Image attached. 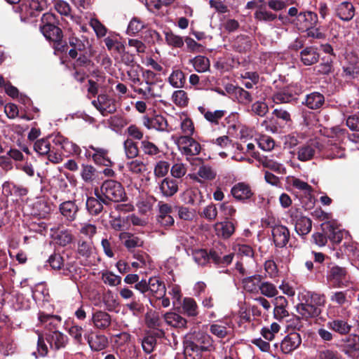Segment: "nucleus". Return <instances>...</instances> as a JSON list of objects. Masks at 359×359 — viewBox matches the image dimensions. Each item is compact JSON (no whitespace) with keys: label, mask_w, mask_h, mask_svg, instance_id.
<instances>
[{"label":"nucleus","mask_w":359,"mask_h":359,"mask_svg":"<svg viewBox=\"0 0 359 359\" xmlns=\"http://www.w3.org/2000/svg\"><path fill=\"white\" fill-rule=\"evenodd\" d=\"M325 303V297L323 294L308 293L304 302L297 305V312L303 319L313 318L320 314V307L323 306Z\"/></svg>","instance_id":"1"},{"label":"nucleus","mask_w":359,"mask_h":359,"mask_svg":"<svg viewBox=\"0 0 359 359\" xmlns=\"http://www.w3.org/2000/svg\"><path fill=\"white\" fill-rule=\"evenodd\" d=\"M100 194L107 199V203L109 201L119 202L124 200L126 193L121 183L117 181L109 180L104 181L99 190Z\"/></svg>","instance_id":"2"},{"label":"nucleus","mask_w":359,"mask_h":359,"mask_svg":"<svg viewBox=\"0 0 359 359\" xmlns=\"http://www.w3.org/2000/svg\"><path fill=\"white\" fill-rule=\"evenodd\" d=\"M54 20L55 15L53 13H44L41 18L44 25L41 26V32L47 39L57 42L61 41L62 34L60 28L53 24Z\"/></svg>","instance_id":"3"},{"label":"nucleus","mask_w":359,"mask_h":359,"mask_svg":"<svg viewBox=\"0 0 359 359\" xmlns=\"http://www.w3.org/2000/svg\"><path fill=\"white\" fill-rule=\"evenodd\" d=\"M85 154L87 157L92 158L93 161L99 165L105 167H111L114 163L109 156V151L108 149L94 145L84 147Z\"/></svg>","instance_id":"4"},{"label":"nucleus","mask_w":359,"mask_h":359,"mask_svg":"<svg viewBox=\"0 0 359 359\" xmlns=\"http://www.w3.org/2000/svg\"><path fill=\"white\" fill-rule=\"evenodd\" d=\"M175 143L181 153L187 157L196 156L201 151V144L189 135H181L177 137Z\"/></svg>","instance_id":"5"},{"label":"nucleus","mask_w":359,"mask_h":359,"mask_svg":"<svg viewBox=\"0 0 359 359\" xmlns=\"http://www.w3.org/2000/svg\"><path fill=\"white\" fill-rule=\"evenodd\" d=\"M326 277L334 287H342L346 286L348 271L345 267L332 264L328 266Z\"/></svg>","instance_id":"6"},{"label":"nucleus","mask_w":359,"mask_h":359,"mask_svg":"<svg viewBox=\"0 0 359 359\" xmlns=\"http://www.w3.org/2000/svg\"><path fill=\"white\" fill-rule=\"evenodd\" d=\"M233 331V324L232 321L227 318L217 320L210 325V333L219 339H224L231 336Z\"/></svg>","instance_id":"7"},{"label":"nucleus","mask_w":359,"mask_h":359,"mask_svg":"<svg viewBox=\"0 0 359 359\" xmlns=\"http://www.w3.org/2000/svg\"><path fill=\"white\" fill-rule=\"evenodd\" d=\"M92 104L104 116L116 110L115 100L107 94L99 95L97 100L92 101Z\"/></svg>","instance_id":"8"},{"label":"nucleus","mask_w":359,"mask_h":359,"mask_svg":"<svg viewBox=\"0 0 359 359\" xmlns=\"http://www.w3.org/2000/svg\"><path fill=\"white\" fill-rule=\"evenodd\" d=\"M53 142L55 145L59 146L62 150L71 155H80L81 148L75 143L69 141L67 137L60 134L54 135Z\"/></svg>","instance_id":"9"},{"label":"nucleus","mask_w":359,"mask_h":359,"mask_svg":"<svg viewBox=\"0 0 359 359\" xmlns=\"http://www.w3.org/2000/svg\"><path fill=\"white\" fill-rule=\"evenodd\" d=\"M317 23L318 15L316 13L311 11L300 13L297 17L296 25L298 29L302 31L313 28Z\"/></svg>","instance_id":"10"},{"label":"nucleus","mask_w":359,"mask_h":359,"mask_svg":"<svg viewBox=\"0 0 359 359\" xmlns=\"http://www.w3.org/2000/svg\"><path fill=\"white\" fill-rule=\"evenodd\" d=\"M302 343L299 333L292 332L284 337L280 344V349L284 353H290L297 349Z\"/></svg>","instance_id":"11"},{"label":"nucleus","mask_w":359,"mask_h":359,"mask_svg":"<svg viewBox=\"0 0 359 359\" xmlns=\"http://www.w3.org/2000/svg\"><path fill=\"white\" fill-rule=\"evenodd\" d=\"M172 212V208L170 205L160 202L158 203V222L165 227L173 225L175 220L171 215Z\"/></svg>","instance_id":"12"},{"label":"nucleus","mask_w":359,"mask_h":359,"mask_svg":"<svg viewBox=\"0 0 359 359\" xmlns=\"http://www.w3.org/2000/svg\"><path fill=\"white\" fill-rule=\"evenodd\" d=\"M95 195L96 198L89 197L86 201V208L89 212L92 215H98L103 209L102 204H107L106 198L100 194L98 189H95Z\"/></svg>","instance_id":"13"},{"label":"nucleus","mask_w":359,"mask_h":359,"mask_svg":"<svg viewBox=\"0 0 359 359\" xmlns=\"http://www.w3.org/2000/svg\"><path fill=\"white\" fill-rule=\"evenodd\" d=\"M292 222L294 223L295 231L299 235L308 234L312 228V221L310 218L298 215H292Z\"/></svg>","instance_id":"14"},{"label":"nucleus","mask_w":359,"mask_h":359,"mask_svg":"<svg viewBox=\"0 0 359 359\" xmlns=\"http://www.w3.org/2000/svg\"><path fill=\"white\" fill-rule=\"evenodd\" d=\"M272 236L276 246L283 248L289 241L290 231L286 226L278 224L272 229Z\"/></svg>","instance_id":"15"},{"label":"nucleus","mask_w":359,"mask_h":359,"mask_svg":"<svg viewBox=\"0 0 359 359\" xmlns=\"http://www.w3.org/2000/svg\"><path fill=\"white\" fill-rule=\"evenodd\" d=\"M198 110L203 115L205 119L212 126L218 125L226 114V111L224 110L211 111L205 109L203 106L198 107Z\"/></svg>","instance_id":"16"},{"label":"nucleus","mask_w":359,"mask_h":359,"mask_svg":"<svg viewBox=\"0 0 359 359\" xmlns=\"http://www.w3.org/2000/svg\"><path fill=\"white\" fill-rule=\"evenodd\" d=\"M231 194L239 201L250 198L253 195V191L249 184L244 182H239L235 184L231 189Z\"/></svg>","instance_id":"17"},{"label":"nucleus","mask_w":359,"mask_h":359,"mask_svg":"<svg viewBox=\"0 0 359 359\" xmlns=\"http://www.w3.org/2000/svg\"><path fill=\"white\" fill-rule=\"evenodd\" d=\"M38 320L41 325L52 330L56 329L60 325L62 318L57 315H50L44 312H39Z\"/></svg>","instance_id":"18"},{"label":"nucleus","mask_w":359,"mask_h":359,"mask_svg":"<svg viewBox=\"0 0 359 359\" xmlns=\"http://www.w3.org/2000/svg\"><path fill=\"white\" fill-rule=\"evenodd\" d=\"M326 326L328 329L341 335L348 334L352 328V325L346 320L339 318L328 321Z\"/></svg>","instance_id":"19"},{"label":"nucleus","mask_w":359,"mask_h":359,"mask_svg":"<svg viewBox=\"0 0 359 359\" xmlns=\"http://www.w3.org/2000/svg\"><path fill=\"white\" fill-rule=\"evenodd\" d=\"M85 338L87 339L89 346L93 351H101L108 344V340L104 335L95 334L92 332L85 334Z\"/></svg>","instance_id":"20"},{"label":"nucleus","mask_w":359,"mask_h":359,"mask_svg":"<svg viewBox=\"0 0 359 359\" xmlns=\"http://www.w3.org/2000/svg\"><path fill=\"white\" fill-rule=\"evenodd\" d=\"M323 230L329 239L334 243H339L346 233L344 231L339 229L334 223L328 222L323 224Z\"/></svg>","instance_id":"21"},{"label":"nucleus","mask_w":359,"mask_h":359,"mask_svg":"<svg viewBox=\"0 0 359 359\" xmlns=\"http://www.w3.org/2000/svg\"><path fill=\"white\" fill-rule=\"evenodd\" d=\"M149 292L156 299H161L165 296L166 287L163 282L156 277H152L149 279Z\"/></svg>","instance_id":"22"},{"label":"nucleus","mask_w":359,"mask_h":359,"mask_svg":"<svg viewBox=\"0 0 359 359\" xmlns=\"http://www.w3.org/2000/svg\"><path fill=\"white\" fill-rule=\"evenodd\" d=\"M159 189L163 196H172L178 191V182L174 179L165 177L159 184Z\"/></svg>","instance_id":"23"},{"label":"nucleus","mask_w":359,"mask_h":359,"mask_svg":"<svg viewBox=\"0 0 359 359\" xmlns=\"http://www.w3.org/2000/svg\"><path fill=\"white\" fill-rule=\"evenodd\" d=\"M214 229L216 234L224 239L229 238L235 231V226L231 221L217 222Z\"/></svg>","instance_id":"24"},{"label":"nucleus","mask_w":359,"mask_h":359,"mask_svg":"<svg viewBox=\"0 0 359 359\" xmlns=\"http://www.w3.org/2000/svg\"><path fill=\"white\" fill-rule=\"evenodd\" d=\"M118 238L129 251L135 248L142 246L144 243L141 238L128 232L120 233Z\"/></svg>","instance_id":"25"},{"label":"nucleus","mask_w":359,"mask_h":359,"mask_svg":"<svg viewBox=\"0 0 359 359\" xmlns=\"http://www.w3.org/2000/svg\"><path fill=\"white\" fill-rule=\"evenodd\" d=\"M61 214L69 221H74L76 219L79 208L74 201H67L60 205Z\"/></svg>","instance_id":"26"},{"label":"nucleus","mask_w":359,"mask_h":359,"mask_svg":"<svg viewBox=\"0 0 359 359\" xmlns=\"http://www.w3.org/2000/svg\"><path fill=\"white\" fill-rule=\"evenodd\" d=\"M336 12L341 20L349 21L354 17L355 8L351 3L344 1L338 5Z\"/></svg>","instance_id":"27"},{"label":"nucleus","mask_w":359,"mask_h":359,"mask_svg":"<svg viewBox=\"0 0 359 359\" xmlns=\"http://www.w3.org/2000/svg\"><path fill=\"white\" fill-rule=\"evenodd\" d=\"M168 82L174 88H182L186 84L185 74L180 69H173L168 77Z\"/></svg>","instance_id":"28"},{"label":"nucleus","mask_w":359,"mask_h":359,"mask_svg":"<svg viewBox=\"0 0 359 359\" xmlns=\"http://www.w3.org/2000/svg\"><path fill=\"white\" fill-rule=\"evenodd\" d=\"M163 318L168 325L176 328H184L187 323L185 318L175 312H167Z\"/></svg>","instance_id":"29"},{"label":"nucleus","mask_w":359,"mask_h":359,"mask_svg":"<svg viewBox=\"0 0 359 359\" xmlns=\"http://www.w3.org/2000/svg\"><path fill=\"white\" fill-rule=\"evenodd\" d=\"M303 103L311 109H318L324 104L325 97L321 93L314 92L307 95Z\"/></svg>","instance_id":"30"},{"label":"nucleus","mask_w":359,"mask_h":359,"mask_svg":"<svg viewBox=\"0 0 359 359\" xmlns=\"http://www.w3.org/2000/svg\"><path fill=\"white\" fill-rule=\"evenodd\" d=\"M94 326L98 329H105L111 324L110 316L104 311H97L92 317Z\"/></svg>","instance_id":"31"},{"label":"nucleus","mask_w":359,"mask_h":359,"mask_svg":"<svg viewBox=\"0 0 359 359\" xmlns=\"http://www.w3.org/2000/svg\"><path fill=\"white\" fill-rule=\"evenodd\" d=\"M53 239L57 245L65 247L73 241L74 236L71 231L65 229L55 232L53 235Z\"/></svg>","instance_id":"32"},{"label":"nucleus","mask_w":359,"mask_h":359,"mask_svg":"<svg viewBox=\"0 0 359 359\" xmlns=\"http://www.w3.org/2000/svg\"><path fill=\"white\" fill-rule=\"evenodd\" d=\"M345 351L353 357H358L359 355V335H350L345 344Z\"/></svg>","instance_id":"33"},{"label":"nucleus","mask_w":359,"mask_h":359,"mask_svg":"<svg viewBox=\"0 0 359 359\" xmlns=\"http://www.w3.org/2000/svg\"><path fill=\"white\" fill-rule=\"evenodd\" d=\"M262 283V277L259 275H254L245 278L243 281L244 290L249 292H255L259 290V285Z\"/></svg>","instance_id":"34"},{"label":"nucleus","mask_w":359,"mask_h":359,"mask_svg":"<svg viewBox=\"0 0 359 359\" xmlns=\"http://www.w3.org/2000/svg\"><path fill=\"white\" fill-rule=\"evenodd\" d=\"M301 60L304 65H311L318 62L319 55L315 48L312 47H308L304 49L301 53Z\"/></svg>","instance_id":"35"},{"label":"nucleus","mask_w":359,"mask_h":359,"mask_svg":"<svg viewBox=\"0 0 359 359\" xmlns=\"http://www.w3.org/2000/svg\"><path fill=\"white\" fill-rule=\"evenodd\" d=\"M171 101L178 107H185L189 104V98L187 93L180 88L172 93Z\"/></svg>","instance_id":"36"},{"label":"nucleus","mask_w":359,"mask_h":359,"mask_svg":"<svg viewBox=\"0 0 359 359\" xmlns=\"http://www.w3.org/2000/svg\"><path fill=\"white\" fill-rule=\"evenodd\" d=\"M276 301L278 305H276L274 308L273 315L275 318L282 320L288 316V311L285 309V306L287 304V301L283 296L276 297Z\"/></svg>","instance_id":"37"},{"label":"nucleus","mask_w":359,"mask_h":359,"mask_svg":"<svg viewBox=\"0 0 359 359\" xmlns=\"http://www.w3.org/2000/svg\"><path fill=\"white\" fill-rule=\"evenodd\" d=\"M155 202L156 198L153 196H142L137 203V207L141 213L146 214L152 210Z\"/></svg>","instance_id":"38"},{"label":"nucleus","mask_w":359,"mask_h":359,"mask_svg":"<svg viewBox=\"0 0 359 359\" xmlns=\"http://www.w3.org/2000/svg\"><path fill=\"white\" fill-rule=\"evenodd\" d=\"M69 43L79 51H84L90 46L88 39L84 36L77 37L72 35L69 38Z\"/></svg>","instance_id":"39"},{"label":"nucleus","mask_w":359,"mask_h":359,"mask_svg":"<svg viewBox=\"0 0 359 359\" xmlns=\"http://www.w3.org/2000/svg\"><path fill=\"white\" fill-rule=\"evenodd\" d=\"M48 341L51 346H54L56 348H60L67 344L68 339L63 333L55 330L49 335Z\"/></svg>","instance_id":"40"},{"label":"nucleus","mask_w":359,"mask_h":359,"mask_svg":"<svg viewBox=\"0 0 359 359\" xmlns=\"http://www.w3.org/2000/svg\"><path fill=\"white\" fill-rule=\"evenodd\" d=\"M194 66V69L198 72H205L210 68V61L205 56L198 55L189 60Z\"/></svg>","instance_id":"41"},{"label":"nucleus","mask_w":359,"mask_h":359,"mask_svg":"<svg viewBox=\"0 0 359 359\" xmlns=\"http://www.w3.org/2000/svg\"><path fill=\"white\" fill-rule=\"evenodd\" d=\"M210 256L212 258V262L215 264L225 266L231 263L233 254L230 253L229 255L222 256L221 253L219 254L215 250H210Z\"/></svg>","instance_id":"42"},{"label":"nucleus","mask_w":359,"mask_h":359,"mask_svg":"<svg viewBox=\"0 0 359 359\" xmlns=\"http://www.w3.org/2000/svg\"><path fill=\"white\" fill-rule=\"evenodd\" d=\"M262 165L278 174H285L286 169L283 164L279 163L271 158L264 157L260 160Z\"/></svg>","instance_id":"43"},{"label":"nucleus","mask_w":359,"mask_h":359,"mask_svg":"<svg viewBox=\"0 0 359 359\" xmlns=\"http://www.w3.org/2000/svg\"><path fill=\"white\" fill-rule=\"evenodd\" d=\"M127 170L134 175H140L147 170V166L143 161L134 159L130 161L126 164Z\"/></svg>","instance_id":"44"},{"label":"nucleus","mask_w":359,"mask_h":359,"mask_svg":"<svg viewBox=\"0 0 359 359\" xmlns=\"http://www.w3.org/2000/svg\"><path fill=\"white\" fill-rule=\"evenodd\" d=\"M123 148L126 156L128 158H134L139 154L138 147L132 139L128 138L124 141Z\"/></svg>","instance_id":"45"},{"label":"nucleus","mask_w":359,"mask_h":359,"mask_svg":"<svg viewBox=\"0 0 359 359\" xmlns=\"http://www.w3.org/2000/svg\"><path fill=\"white\" fill-rule=\"evenodd\" d=\"M182 309L189 316H196L198 313L196 301L190 297H185L183 299Z\"/></svg>","instance_id":"46"},{"label":"nucleus","mask_w":359,"mask_h":359,"mask_svg":"<svg viewBox=\"0 0 359 359\" xmlns=\"http://www.w3.org/2000/svg\"><path fill=\"white\" fill-rule=\"evenodd\" d=\"M233 92L238 102L243 105L249 104L252 100L251 94L243 88L233 87Z\"/></svg>","instance_id":"47"},{"label":"nucleus","mask_w":359,"mask_h":359,"mask_svg":"<svg viewBox=\"0 0 359 359\" xmlns=\"http://www.w3.org/2000/svg\"><path fill=\"white\" fill-rule=\"evenodd\" d=\"M280 326L277 323H273L269 326L264 327L261 330L262 336L268 341L274 339L275 335L279 332Z\"/></svg>","instance_id":"48"},{"label":"nucleus","mask_w":359,"mask_h":359,"mask_svg":"<svg viewBox=\"0 0 359 359\" xmlns=\"http://www.w3.org/2000/svg\"><path fill=\"white\" fill-rule=\"evenodd\" d=\"M141 149L144 154L154 156L160 154V149L153 142L144 140L141 142Z\"/></svg>","instance_id":"49"},{"label":"nucleus","mask_w":359,"mask_h":359,"mask_svg":"<svg viewBox=\"0 0 359 359\" xmlns=\"http://www.w3.org/2000/svg\"><path fill=\"white\" fill-rule=\"evenodd\" d=\"M147 86L144 88H139L137 92L142 95L144 97H159L161 96L159 91L155 89L156 84L154 82L145 83Z\"/></svg>","instance_id":"50"},{"label":"nucleus","mask_w":359,"mask_h":359,"mask_svg":"<svg viewBox=\"0 0 359 359\" xmlns=\"http://www.w3.org/2000/svg\"><path fill=\"white\" fill-rule=\"evenodd\" d=\"M180 128L183 135L191 136L194 133V125L192 120L187 115L181 116Z\"/></svg>","instance_id":"51"},{"label":"nucleus","mask_w":359,"mask_h":359,"mask_svg":"<svg viewBox=\"0 0 359 359\" xmlns=\"http://www.w3.org/2000/svg\"><path fill=\"white\" fill-rule=\"evenodd\" d=\"M259 290L262 295L268 298L274 297L278 293L276 287L273 283L267 281L262 282L260 283Z\"/></svg>","instance_id":"52"},{"label":"nucleus","mask_w":359,"mask_h":359,"mask_svg":"<svg viewBox=\"0 0 359 359\" xmlns=\"http://www.w3.org/2000/svg\"><path fill=\"white\" fill-rule=\"evenodd\" d=\"M153 129L161 132H170L172 128L168 126L167 120L161 115L153 117Z\"/></svg>","instance_id":"53"},{"label":"nucleus","mask_w":359,"mask_h":359,"mask_svg":"<svg viewBox=\"0 0 359 359\" xmlns=\"http://www.w3.org/2000/svg\"><path fill=\"white\" fill-rule=\"evenodd\" d=\"M94 250L93 242L80 240L78 243V253L84 257H89Z\"/></svg>","instance_id":"54"},{"label":"nucleus","mask_w":359,"mask_h":359,"mask_svg":"<svg viewBox=\"0 0 359 359\" xmlns=\"http://www.w3.org/2000/svg\"><path fill=\"white\" fill-rule=\"evenodd\" d=\"M47 6V0H29V15L35 16L37 13L45 10Z\"/></svg>","instance_id":"55"},{"label":"nucleus","mask_w":359,"mask_h":359,"mask_svg":"<svg viewBox=\"0 0 359 359\" xmlns=\"http://www.w3.org/2000/svg\"><path fill=\"white\" fill-rule=\"evenodd\" d=\"M54 9L61 15L71 16L72 8L70 5L64 0H54L53 1Z\"/></svg>","instance_id":"56"},{"label":"nucleus","mask_w":359,"mask_h":359,"mask_svg":"<svg viewBox=\"0 0 359 359\" xmlns=\"http://www.w3.org/2000/svg\"><path fill=\"white\" fill-rule=\"evenodd\" d=\"M315 154V149L311 145H304L299 148L297 158L301 161H306L313 158Z\"/></svg>","instance_id":"57"},{"label":"nucleus","mask_w":359,"mask_h":359,"mask_svg":"<svg viewBox=\"0 0 359 359\" xmlns=\"http://www.w3.org/2000/svg\"><path fill=\"white\" fill-rule=\"evenodd\" d=\"M34 149L39 155L46 156L50 151V143L48 139L42 138L35 142Z\"/></svg>","instance_id":"58"},{"label":"nucleus","mask_w":359,"mask_h":359,"mask_svg":"<svg viewBox=\"0 0 359 359\" xmlns=\"http://www.w3.org/2000/svg\"><path fill=\"white\" fill-rule=\"evenodd\" d=\"M292 185L302 191L305 196L306 197H311L312 192H313V188L306 182H304L298 178H294L292 181Z\"/></svg>","instance_id":"59"},{"label":"nucleus","mask_w":359,"mask_h":359,"mask_svg":"<svg viewBox=\"0 0 359 359\" xmlns=\"http://www.w3.org/2000/svg\"><path fill=\"white\" fill-rule=\"evenodd\" d=\"M197 175L205 180H212L215 178L217 174L211 166L202 165L199 167Z\"/></svg>","instance_id":"60"},{"label":"nucleus","mask_w":359,"mask_h":359,"mask_svg":"<svg viewBox=\"0 0 359 359\" xmlns=\"http://www.w3.org/2000/svg\"><path fill=\"white\" fill-rule=\"evenodd\" d=\"M145 27V24L140 18L134 17L129 22L127 33L133 35L140 32Z\"/></svg>","instance_id":"61"},{"label":"nucleus","mask_w":359,"mask_h":359,"mask_svg":"<svg viewBox=\"0 0 359 359\" xmlns=\"http://www.w3.org/2000/svg\"><path fill=\"white\" fill-rule=\"evenodd\" d=\"M197 343L201 344V350L207 351L208 347L212 346V337L207 333L198 332L195 337Z\"/></svg>","instance_id":"62"},{"label":"nucleus","mask_w":359,"mask_h":359,"mask_svg":"<svg viewBox=\"0 0 359 359\" xmlns=\"http://www.w3.org/2000/svg\"><path fill=\"white\" fill-rule=\"evenodd\" d=\"M210 252L208 253L205 250H196L193 253V258L198 265H205L207 262L212 261Z\"/></svg>","instance_id":"63"},{"label":"nucleus","mask_w":359,"mask_h":359,"mask_svg":"<svg viewBox=\"0 0 359 359\" xmlns=\"http://www.w3.org/2000/svg\"><path fill=\"white\" fill-rule=\"evenodd\" d=\"M96 169L90 165H83L81 177L86 182H92L95 180Z\"/></svg>","instance_id":"64"}]
</instances>
